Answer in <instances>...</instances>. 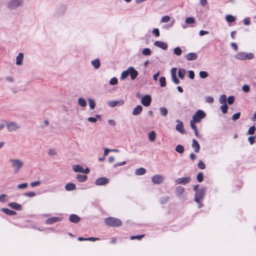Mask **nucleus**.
I'll return each mask as SVG.
<instances>
[{
  "label": "nucleus",
  "instance_id": "f03ea898",
  "mask_svg": "<svg viewBox=\"0 0 256 256\" xmlns=\"http://www.w3.org/2000/svg\"><path fill=\"white\" fill-rule=\"evenodd\" d=\"M105 224L109 226H118L122 224V222L120 219L113 218L108 217L104 220Z\"/></svg>",
  "mask_w": 256,
  "mask_h": 256
},
{
  "label": "nucleus",
  "instance_id": "09e8293b",
  "mask_svg": "<svg viewBox=\"0 0 256 256\" xmlns=\"http://www.w3.org/2000/svg\"><path fill=\"white\" fill-rule=\"evenodd\" d=\"M174 52L176 56H180L182 54V50L179 47L174 48Z\"/></svg>",
  "mask_w": 256,
  "mask_h": 256
},
{
  "label": "nucleus",
  "instance_id": "0eeeda50",
  "mask_svg": "<svg viewBox=\"0 0 256 256\" xmlns=\"http://www.w3.org/2000/svg\"><path fill=\"white\" fill-rule=\"evenodd\" d=\"M171 20L170 16L168 15H166V16H163L161 18L160 20V23L165 24V23H168V22L170 21V22L168 24H167V25L163 26V28H169L172 27L174 25V19H172V20Z\"/></svg>",
  "mask_w": 256,
  "mask_h": 256
},
{
  "label": "nucleus",
  "instance_id": "bb28decb",
  "mask_svg": "<svg viewBox=\"0 0 256 256\" xmlns=\"http://www.w3.org/2000/svg\"><path fill=\"white\" fill-rule=\"evenodd\" d=\"M76 178L80 182H84L86 180L87 176L86 175H82V174H76Z\"/></svg>",
  "mask_w": 256,
  "mask_h": 256
},
{
  "label": "nucleus",
  "instance_id": "473e14b6",
  "mask_svg": "<svg viewBox=\"0 0 256 256\" xmlns=\"http://www.w3.org/2000/svg\"><path fill=\"white\" fill-rule=\"evenodd\" d=\"M88 104L91 110H94L96 107L95 100L92 98H88Z\"/></svg>",
  "mask_w": 256,
  "mask_h": 256
},
{
  "label": "nucleus",
  "instance_id": "13d9d810",
  "mask_svg": "<svg viewBox=\"0 0 256 256\" xmlns=\"http://www.w3.org/2000/svg\"><path fill=\"white\" fill-rule=\"evenodd\" d=\"M196 123H198V122H195L192 120H190V126H191L192 128V130H197L196 127V126L195 125Z\"/></svg>",
  "mask_w": 256,
  "mask_h": 256
},
{
  "label": "nucleus",
  "instance_id": "c03bdc74",
  "mask_svg": "<svg viewBox=\"0 0 256 256\" xmlns=\"http://www.w3.org/2000/svg\"><path fill=\"white\" fill-rule=\"evenodd\" d=\"M220 110L224 114H226L228 112V106L226 105V104H222L220 107Z\"/></svg>",
  "mask_w": 256,
  "mask_h": 256
},
{
  "label": "nucleus",
  "instance_id": "ddd939ff",
  "mask_svg": "<svg viewBox=\"0 0 256 256\" xmlns=\"http://www.w3.org/2000/svg\"><path fill=\"white\" fill-rule=\"evenodd\" d=\"M109 180L106 177H101L97 178L94 182L96 186H102L108 184Z\"/></svg>",
  "mask_w": 256,
  "mask_h": 256
},
{
  "label": "nucleus",
  "instance_id": "3c124183",
  "mask_svg": "<svg viewBox=\"0 0 256 256\" xmlns=\"http://www.w3.org/2000/svg\"><path fill=\"white\" fill-rule=\"evenodd\" d=\"M118 79L114 77L110 79L109 83L110 85H116L118 84Z\"/></svg>",
  "mask_w": 256,
  "mask_h": 256
},
{
  "label": "nucleus",
  "instance_id": "ea45409f",
  "mask_svg": "<svg viewBox=\"0 0 256 256\" xmlns=\"http://www.w3.org/2000/svg\"><path fill=\"white\" fill-rule=\"evenodd\" d=\"M185 22L187 24H192L195 22V19L193 17H188L185 20Z\"/></svg>",
  "mask_w": 256,
  "mask_h": 256
},
{
  "label": "nucleus",
  "instance_id": "f3484780",
  "mask_svg": "<svg viewBox=\"0 0 256 256\" xmlns=\"http://www.w3.org/2000/svg\"><path fill=\"white\" fill-rule=\"evenodd\" d=\"M154 44V46L161 48L164 50H166L168 47L166 42L162 41H156Z\"/></svg>",
  "mask_w": 256,
  "mask_h": 256
},
{
  "label": "nucleus",
  "instance_id": "a18cd8bd",
  "mask_svg": "<svg viewBox=\"0 0 256 256\" xmlns=\"http://www.w3.org/2000/svg\"><path fill=\"white\" fill-rule=\"evenodd\" d=\"M48 154L50 156H54L56 154V149L50 148L48 150Z\"/></svg>",
  "mask_w": 256,
  "mask_h": 256
},
{
  "label": "nucleus",
  "instance_id": "6ab92c4d",
  "mask_svg": "<svg viewBox=\"0 0 256 256\" xmlns=\"http://www.w3.org/2000/svg\"><path fill=\"white\" fill-rule=\"evenodd\" d=\"M62 220V219L61 218H58V217H52V218H48L46 220V222L47 224H51L56 223V222H60Z\"/></svg>",
  "mask_w": 256,
  "mask_h": 256
},
{
  "label": "nucleus",
  "instance_id": "49530a36",
  "mask_svg": "<svg viewBox=\"0 0 256 256\" xmlns=\"http://www.w3.org/2000/svg\"><path fill=\"white\" fill-rule=\"evenodd\" d=\"M200 76L202 78H206L208 74L205 71H200L199 73Z\"/></svg>",
  "mask_w": 256,
  "mask_h": 256
},
{
  "label": "nucleus",
  "instance_id": "f257e3e1",
  "mask_svg": "<svg viewBox=\"0 0 256 256\" xmlns=\"http://www.w3.org/2000/svg\"><path fill=\"white\" fill-rule=\"evenodd\" d=\"M11 166L15 173H18L24 165V162L18 158H10L9 160Z\"/></svg>",
  "mask_w": 256,
  "mask_h": 256
},
{
  "label": "nucleus",
  "instance_id": "58836bf2",
  "mask_svg": "<svg viewBox=\"0 0 256 256\" xmlns=\"http://www.w3.org/2000/svg\"><path fill=\"white\" fill-rule=\"evenodd\" d=\"M152 54L151 50L149 48H145L142 51V54L144 56H148Z\"/></svg>",
  "mask_w": 256,
  "mask_h": 256
},
{
  "label": "nucleus",
  "instance_id": "72a5a7b5",
  "mask_svg": "<svg viewBox=\"0 0 256 256\" xmlns=\"http://www.w3.org/2000/svg\"><path fill=\"white\" fill-rule=\"evenodd\" d=\"M156 134L155 132H154V131L150 132L149 133L148 136L149 140L150 142L154 141V140L156 139Z\"/></svg>",
  "mask_w": 256,
  "mask_h": 256
},
{
  "label": "nucleus",
  "instance_id": "20e7f679",
  "mask_svg": "<svg viewBox=\"0 0 256 256\" xmlns=\"http://www.w3.org/2000/svg\"><path fill=\"white\" fill-rule=\"evenodd\" d=\"M234 57L238 60H252L254 58V54L251 52H239Z\"/></svg>",
  "mask_w": 256,
  "mask_h": 256
},
{
  "label": "nucleus",
  "instance_id": "864d4df0",
  "mask_svg": "<svg viewBox=\"0 0 256 256\" xmlns=\"http://www.w3.org/2000/svg\"><path fill=\"white\" fill-rule=\"evenodd\" d=\"M7 200V196L6 194H2L0 196V201L4 202Z\"/></svg>",
  "mask_w": 256,
  "mask_h": 256
},
{
  "label": "nucleus",
  "instance_id": "39448f33",
  "mask_svg": "<svg viewBox=\"0 0 256 256\" xmlns=\"http://www.w3.org/2000/svg\"><path fill=\"white\" fill-rule=\"evenodd\" d=\"M206 116V114L202 110H198L196 112L195 114L192 116V120L195 122H200Z\"/></svg>",
  "mask_w": 256,
  "mask_h": 256
},
{
  "label": "nucleus",
  "instance_id": "c85d7f7f",
  "mask_svg": "<svg viewBox=\"0 0 256 256\" xmlns=\"http://www.w3.org/2000/svg\"><path fill=\"white\" fill-rule=\"evenodd\" d=\"M66 190L70 191L76 189V185L73 183H68L65 186Z\"/></svg>",
  "mask_w": 256,
  "mask_h": 256
},
{
  "label": "nucleus",
  "instance_id": "603ef678",
  "mask_svg": "<svg viewBox=\"0 0 256 256\" xmlns=\"http://www.w3.org/2000/svg\"><path fill=\"white\" fill-rule=\"evenodd\" d=\"M256 130L255 126H251L248 132V134H253L254 133Z\"/></svg>",
  "mask_w": 256,
  "mask_h": 256
},
{
  "label": "nucleus",
  "instance_id": "6e6552de",
  "mask_svg": "<svg viewBox=\"0 0 256 256\" xmlns=\"http://www.w3.org/2000/svg\"><path fill=\"white\" fill-rule=\"evenodd\" d=\"M206 193V190L204 188H202L197 190L195 193L194 200L198 203L200 200L204 198Z\"/></svg>",
  "mask_w": 256,
  "mask_h": 256
},
{
  "label": "nucleus",
  "instance_id": "7c9ffc66",
  "mask_svg": "<svg viewBox=\"0 0 256 256\" xmlns=\"http://www.w3.org/2000/svg\"><path fill=\"white\" fill-rule=\"evenodd\" d=\"M160 114L162 116H166L168 114V110L164 107H160L159 108Z\"/></svg>",
  "mask_w": 256,
  "mask_h": 256
},
{
  "label": "nucleus",
  "instance_id": "c9c22d12",
  "mask_svg": "<svg viewBox=\"0 0 256 256\" xmlns=\"http://www.w3.org/2000/svg\"><path fill=\"white\" fill-rule=\"evenodd\" d=\"M226 96L225 94H222L219 98V102L222 104H226Z\"/></svg>",
  "mask_w": 256,
  "mask_h": 256
},
{
  "label": "nucleus",
  "instance_id": "423d86ee",
  "mask_svg": "<svg viewBox=\"0 0 256 256\" xmlns=\"http://www.w3.org/2000/svg\"><path fill=\"white\" fill-rule=\"evenodd\" d=\"M6 125L9 132H16L20 128V124L14 122H6Z\"/></svg>",
  "mask_w": 256,
  "mask_h": 256
},
{
  "label": "nucleus",
  "instance_id": "dca6fc26",
  "mask_svg": "<svg viewBox=\"0 0 256 256\" xmlns=\"http://www.w3.org/2000/svg\"><path fill=\"white\" fill-rule=\"evenodd\" d=\"M176 122L177 124L176 125V130L182 134H185L186 132L184 128L182 122L178 120H176Z\"/></svg>",
  "mask_w": 256,
  "mask_h": 256
},
{
  "label": "nucleus",
  "instance_id": "de8ad7c7",
  "mask_svg": "<svg viewBox=\"0 0 256 256\" xmlns=\"http://www.w3.org/2000/svg\"><path fill=\"white\" fill-rule=\"evenodd\" d=\"M205 101L207 103L212 104L214 102V100L212 96H208L205 97Z\"/></svg>",
  "mask_w": 256,
  "mask_h": 256
},
{
  "label": "nucleus",
  "instance_id": "37998d69",
  "mask_svg": "<svg viewBox=\"0 0 256 256\" xmlns=\"http://www.w3.org/2000/svg\"><path fill=\"white\" fill-rule=\"evenodd\" d=\"M128 75L129 74L128 72V70L122 72L120 76V80H122L125 79Z\"/></svg>",
  "mask_w": 256,
  "mask_h": 256
},
{
  "label": "nucleus",
  "instance_id": "4d7b16f0",
  "mask_svg": "<svg viewBox=\"0 0 256 256\" xmlns=\"http://www.w3.org/2000/svg\"><path fill=\"white\" fill-rule=\"evenodd\" d=\"M197 180L199 182H202L203 180V174L202 172L198 173L197 175Z\"/></svg>",
  "mask_w": 256,
  "mask_h": 256
},
{
  "label": "nucleus",
  "instance_id": "6e6d98bb",
  "mask_svg": "<svg viewBox=\"0 0 256 256\" xmlns=\"http://www.w3.org/2000/svg\"><path fill=\"white\" fill-rule=\"evenodd\" d=\"M234 96H229L228 98V104H232L234 103Z\"/></svg>",
  "mask_w": 256,
  "mask_h": 256
},
{
  "label": "nucleus",
  "instance_id": "4468645a",
  "mask_svg": "<svg viewBox=\"0 0 256 256\" xmlns=\"http://www.w3.org/2000/svg\"><path fill=\"white\" fill-rule=\"evenodd\" d=\"M190 180V178L189 176L177 178L175 182L177 184H186L188 183Z\"/></svg>",
  "mask_w": 256,
  "mask_h": 256
},
{
  "label": "nucleus",
  "instance_id": "412c9836",
  "mask_svg": "<svg viewBox=\"0 0 256 256\" xmlns=\"http://www.w3.org/2000/svg\"><path fill=\"white\" fill-rule=\"evenodd\" d=\"M186 58L188 60H194L198 58V56L196 53L190 52L186 54Z\"/></svg>",
  "mask_w": 256,
  "mask_h": 256
},
{
  "label": "nucleus",
  "instance_id": "052dcab7",
  "mask_svg": "<svg viewBox=\"0 0 256 256\" xmlns=\"http://www.w3.org/2000/svg\"><path fill=\"white\" fill-rule=\"evenodd\" d=\"M152 33L155 35L156 36H160V32L158 28H154L152 30Z\"/></svg>",
  "mask_w": 256,
  "mask_h": 256
},
{
  "label": "nucleus",
  "instance_id": "f704fd0d",
  "mask_svg": "<svg viewBox=\"0 0 256 256\" xmlns=\"http://www.w3.org/2000/svg\"><path fill=\"white\" fill-rule=\"evenodd\" d=\"M186 74V70L184 68H180L178 71V76L181 79H184Z\"/></svg>",
  "mask_w": 256,
  "mask_h": 256
},
{
  "label": "nucleus",
  "instance_id": "9b49d317",
  "mask_svg": "<svg viewBox=\"0 0 256 256\" xmlns=\"http://www.w3.org/2000/svg\"><path fill=\"white\" fill-rule=\"evenodd\" d=\"M124 103L123 100H109L108 102V105L110 108H114L116 106H121Z\"/></svg>",
  "mask_w": 256,
  "mask_h": 256
},
{
  "label": "nucleus",
  "instance_id": "4c0bfd02",
  "mask_svg": "<svg viewBox=\"0 0 256 256\" xmlns=\"http://www.w3.org/2000/svg\"><path fill=\"white\" fill-rule=\"evenodd\" d=\"M175 150L180 154H182L184 152V148L182 146L178 144L176 146Z\"/></svg>",
  "mask_w": 256,
  "mask_h": 256
},
{
  "label": "nucleus",
  "instance_id": "bf43d9fd",
  "mask_svg": "<svg viewBox=\"0 0 256 256\" xmlns=\"http://www.w3.org/2000/svg\"><path fill=\"white\" fill-rule=\"evenodd\" d=\"M242 90L244 92H248L250 90V86L247 84H244L242 87Z\"/></svg>",
  "mask_w": 256,
  "mask_h": 256
},
{
  "label": "nucleus",
  "instance_id": "393cba45",
  "mask_svg": "<svg viewBox=\"0 0 256 256\" xmlns=\"http://www.w3.org/2000/svg\"><path fill=\"white\" fill-rule=\"evenodd\" d=\"M78 105L82 108H84L86 106V100L82 98H79L78 100Z\"/></svg>",
  "mask_w": 256,
  "mask_h": 256
},
{
  "label": "nucleus",
  "instance_id": "cd10ccee",
  "mask_svg": "<svg viewBox=\"0 0 256 256\" xmlns=\"http://www.w3.org/2000/svg\"><path fill=\"white\" fill-rule=\"evenodd\" d=\"M146 172V170L143 168H140L136 170L135 174L137 176L144 174Z\"/></svg>",
  "mask_w": 256,
  "mask_h": 256
},
{
  "label": "nucleus",
  "instance_id": "69168bd1",
  "mask_svg": "<svg viewBox=\"0 0 256 256\" xmlns=\"http://www.w3.org/2000/svg\"><path fill=\"white\" fill-rule=\"evenodd\" d=\"M176 70L177 69L176 68H173L170 70L172 77L176 76Z\"/></svg>",
  "mask_w": 256,
  "mask_h": 256
},
{
  "label": "nucleus",
  "instance_id": "5fc2aeb1",
  "mask_svg": "<svg viewBox=\"0 0 256 256\" xmlns=\"http://www.w3.org/2000/svg\"><path fill=\"white\" fill-rule=\"evenodd\" d=\"M24 195L26 196L29 197V198H32L36 196L35 192H26Z\"/></svg>",
  "mask_w": 256,
  "mask_h": 256
},
{
  "label": "nucleus",
  "instance_id": "b1692460",
  "mask_svg": "<svg viewBox=\"0 0 256 256\" xmlns=\"http://www.w3.org/2000/svg\"><path fill=\"white\" fill-rule=\"evenodd\" d=\"M91 64L96 69H98L100 67V62L98 58H96L92 60Z\"/></svg>",
  "mask_w": 256,
  "mask_h": 256
},
{
  "label": "nucleus",
  "instance_id": "2eb2a0df",
  "mask_svg": "<svg viewBox=\"0 0 256 256\" xmlns=\"http://www.w3.org/2000/svg\"><path fill=\"white\" fill-rule=\"evenodd\" d=\"M128 72L130 76L131 79L134 80L138 76V72L134 68L130 67L128 68Z\"/></svg>",
  "mask_w": 256,
  "mask_h": 256
},
{
  "label": "nucleus",
  "instance_id": "5701e85b",
  "mask_svg": "<svg viewBox=\"0 0 256 256\" xmlns=\"http://www.w3.org/2000/svg\"><path fill=\"white\" fill-rule=\"evenodd\" d=\"M142 106H137L133 110L132 114L134 116L139 115L142 112Z\"/></svg>",
  "mask_w": 256,
  "mask_h": 256
},
{
  "label": "nucleus",
  "instance_id": "2f4dec72",
  "mask_svg": "<svg viewBox=\"0 0 256 256\" xmlns=\"http://www.w3.org/2000/svg\"><path fill=\"white\" fill-rule=\"evenodd\" d=\"M176 192L178 196L182 194L184 192V188L181 186H178L176 188Z\"/></svg>",
  "mask_w": 256,
  "mask_h": 256
},
{
  "label": "nucleus",
  "instance_id": "e2e57ef3",
  "mask_svg": "<svg viewBox=\"0 0 256 256\" xmlns=\"http://www.w3.org/2000/svg\"><path fill=\"white\" fill-rule=\"evenodd\" d=\"M248 140L250 144H253L255 142V137L254 136H249L248 138Z\"/></svg>",
  "mask_w": 256,
  "mask_h": 256
},
{
  "label": "nucleus",
  "instance_id": "e433bc0d",
  "mask_svg": "<svg viewBox=\"0 0 256 256\" xmlns=\"http://www.w3.org/2000/svg\"><path fill=\"white\" fill-rule=\"evenodd\" d=\"M98 118H100V116L98 114H96V117H89L88 118V120L92 123H95L97 121Z\"/></svg>",
  "mask_w": 256,
  "mask_h": 256
},
{
  "label": "nucleus",
  "instance_id": "aec40b11",
  "mask_svg": "<svg viewBox=\"0 0 256 256\" xmlns=\"http://www.w3.org/2000/svg\"><path fill=\"white\" fill-rule=\"evenodd\" d=\"M69 220L72 222L78 223L80 220V218L76 214H72L70 215Z\"/></svg>",
  "mask_w": 256,
  "mask_h": 256
},
{
  "label": "nucleus",
  "instance_id": "c756f323",
  "mask_svg": "<svg viewBox=\"0 0 256 256\" xmlns=\"http://www.w3.org/2000/svg\"><path fill=\"white\" fill-rule=\"evenodd\" d=\"M1 210L9 216H12L16 214L14 211L12 210L7 208H2Z\"/></svg>",
  "mask_w": 256,
  "mask_h": 256
},
{
  "label": "nucleus",
  "instance_id": "338daca9",
  "mask_svg": "<svg viewBox=\"0 0 256 256\" xmlns=\"http://www.w3.org/2000/svg\"><path fill=\"white\" fill-rule=\"evenodd\" d=\"M40 184V181H35L30 183V186L32 187H35L39 186Z\"/></svg>",
  "mask_w": 256,
  "mask_h": 256
},
{
  "label": "nucleus",
  "instance_id": "a19ab883",
  "mask_svg": "<svg viewBox=\"0 0 256 256\" xmlns=\"http://www.w3.org/2000/svg\"><path fill=\"white\" fill-rule=\"evenodd\" d=\"M226 20L228 22H232L235 20V18L232 15L229 14L226 16Z\"/></svg>",
  "mask_w": 256,
  "mask_h": 256
},
{
  "label": "nucleus",
  "instance_id": "8fccbe9b",
  "mask_svg": "<svg viewBox=\"0 0 256 256\" xmlns=\"http://www.w3.org/2000/svg\"><path fill=\"white\" fill-rule=\"evenodd\" d=\"M28 184L24 182L18 184L17 188L18 189H26L28 187Z\"/></svg>",
  "mask_w": 256,
  "mask_h": 256
},
{
  "label": "nucleus",
  "instance_id": "a878e982",
  "mask_svg": "<svg viewBox=\"0 0 256 256\" xmlns=\"http://www.w3.org/2000/svg\"><path fill=\"white\" fill-rule=\"evenodd\" d=\"M8 206L16 210H22L21 206L20 204L16 202H10L8 204Z\"/></svg>",
  "mask_w": 256,
  "mask_h": 256
},
{
  "label": "nucleus",
  "instance_id": "1a4fd4ad",
  "mask_svg": "<svg viewBox=\"0 0 256 256\" xmlns=\"http://www.w3.org/2000/svg\"><path fill=\"white\" fill-rule=\"evenodd\" d=\"M72 170L75 172H81L85 174H88L90 172V169L86 168V169L79 164H75L72 166Z\"/></svg>",
  "mask_w": 256,
  "mask_h": 256
},
{
  "label": "nucleus",
  "instance_id": "774afa93",
  "mask_svg": "<svg viewBox=\"0 0 256 256\" xmlns=\"http://www.w3.org/2000/svg\"><path fill=\"white\" fill-rule=\"evenodd\" d=\"M144 236V235L142 234V235H138V236H132L130 237V239L131 240H134V239H138V240H141L142 238H143Z\"/></svg>",
  "mask_w": 256,
  "mask_h": 256
},
{
  "label": "nucleus",
  "instance_id": "7ed1b4c3",
  "mask_svg": "<svg viewBox=\"0 0 256 256\" xmlns=\"http://www.w3.org/2000/svg\"><path fill=\"white\" fill-rule=\"evenodd\" d=\"M24 0H10L6 3V6L10 10H15L22 6Z\"/></svg>",
  "mask_w": 256,
  "mask_h": 256
},
{
  "label": "nucleus",
  "instance_id": "680f3d73",
  "mask_svg": "<svg viewBox=\"0 0 256 256\" xmlns=\"http://www.w3.org/2000/svg\"><path fill=\"white\" fill-rule=\"evenodd\" d=\"M198 166L200 169L202 170H204L206 168L202 160L198 162Z\"/></svg>",
  "mask_w": 256,
  "mask_h": 256
},
{
  "label": "nucleus",
  "instance_id": "9d476101",
  "mask_svg": "<svg viewBox=\"0 0 256 256\" xmlns=\"http://www.w3.org/2000/svg\"><path fill=\"white\" fill-rule=\"evenodd\" d=\"M164 180V178L160 174H156L152 176V181L156 184H162Z\"/></svg>",
  "mask_w": 256,
  "mask_h": 256
},
{
  "label": "nucleus",
  "instance_id": "f8f14e48",
  "mask_svg": "<svg viewBox=\"0 0 256 256\" xmlns=\"http://www.w3.org/2000/svg\"><path fill=\"white\" fill-rule=\"evenodd\" d=\"M152 98L150 95H146L142 98L141 102L144 106H148L151 103Z\"/></svg>",
  "mask_w": 256,
  "mask_h": 256
},
{
  "label": "nucleus",
  "instance_id": "4be33fe9",
  "mask_svg": "<svg viewBox=\"0 0 256 256\" xmlns=\"http://www.w3.org/2000/svg\"><path fill=\"white\" fill-rule=\"evenodd\" d=\"M192 147L196 152H199L200 146L198 142L195 139L192 140Z\"/></svg>",
  "mask_w": 256,
  "mask_h": 256
},
{
  "label": "nucleus",
  "instance_id": "79ce46f5",
  "mask_svg": "<svg viewBox=\"0 0 256 256\" xmlns=\"http://www.w3.org/2000/svg\"><path fill=\"white\" fill-rule=\"evenodd\" d=\"M160 85L162 87H164L166 85V78L164 76H162L159 79Z\"/></svg>",
  "mask_w": 256,
  "mask_h": 256
},
{
  "label": "nucleus",
  "instance_id": "0e129e2a",
  "mask_svg": "<svg viewBox=\"0 0 256 256\" xmlns=\"http://www.w3.org/2000/svg\"><path fill=\"white\" fill-rule=\"evenodd\" d=\"M240 112H238V113L234 114L232 116V120L234 121L237 120L238 119L240 118Z\"/></svg>",
  "mask_w": 256,
  "mask_h": 256
},
{
  "label": "nucleus",
  "instance_id": "a211bd4d",
  "mask_svg": "<svg viewBox=\"0 0 256 256\" xmlns=\"http://www.w3.org/2000/svg\"><path fill=\"white\" fill-rule=\"evenodd\" d=\"M24 54L22 52H20L16 58V64L18 66H22L23 64Z\"/></svg>",
  "mask_w": 256,
  "mask_h": 256
}]
</instances>
